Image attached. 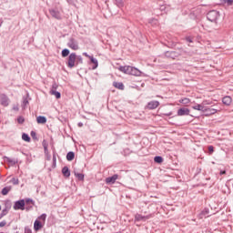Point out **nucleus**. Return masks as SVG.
I'll return each instance as SVG.
<instances>
[{
    "mask_svg": "<svg viewBox=\"0 0 233 233\" xmlns=\"http://www.w3.org/2000/svg\"><path fill=\"white\" fill-rule=\"evenodd\" d=\"M37 135L35 134V131H31V137H33V139H37Z\"/></svg>",
    "mask_w": 233,
    "mask_h": 233,
    "instance_id": "37998d69",
    "label": "nucleus"
},
{
    "mask_svg": "<svg viewBox=\"0 0 233 233\" xmlns=\"http://www.w3.org/2000/svg\"><path fill=\"white\" fill-rule=\"evenodd\" d=\"M41 228H43V224H41L39 220H35L34 223V229L37 231V230H41Z\"/></svg>",
    "mask_w": 233,
    "mask_h": 233,
    "instance_id": "aec40b11",
    "label": "nucleus"
},
{
    "mask_svg": "<svg viewBox=\"0 0 233 233\" xmlns=\"http://www.w3.org/2000/svg\"><path fill=\"white\" fill-rule=\"evenodd\" d=\"M155 163H162L163 162V157L157 156L154 157Z\"/></svg>",
    "mask_w": 233,
    "mask_h": 233,
    "instance_id": "2f4dec72",
    "label": "nucleus"
},
{
    "mask_svg": "<svg viewBox=\"0 0 233 233\" xmlns=\"http://www.w3.org/2000/svg\"><path fill=\"white\" fill-rule=\"evenodd\" d=\"M165 56L168 58V59H177V56H179V53L176 52V51H167L165 53Z\"/></svg>",
    "mask_w": 233,
    "mask_h": 233,
    "instance_id": "9d476101",
    "label": "nucleus"
},
{
    "mask_svg": "<svg viewBox=\"0 0 233 233\" xmlns=\"http://www.w3.org/2000/svg\"><path fill=\"white\" fill-rule=\"evenodd\" d=\"M57 158L56 157V151L53 152V167H56Z\"/></svg>",
    "mask_w": 233,
    "mask_h": 233,
    "instance_id": "e433bc0d",
    "label": "nucleus"
},
{
    "mask_svg": "<svg viewBox=\"0 0 233 233\" xmlns=\"http://www.w3.org/2000/svg\"><path fill=\"white\" fill-rule=\"evenodd\" d=\"M26 105H28V98H24L22 103V107L26 108Z\"/></svg>",
    "mask_w": 233,
    "mask_h": 233,
    "instance_id": "72a5a7b5",
    "label": "nucleus"
},
{
    "mask_svg": "<svg viewBox=\"0 0 233 233\" xmlns=\"http://www.w3.org/2000/svg\"><path fill=\"white\" fill-rule=\"evenodd\" d=\"M160 10H162V11H165V10H167V6H165V5H162V6L160 7Z\"/></svg>",
    "mask_w": 233,
    "mask_h": 233,
    "instance_id": "603ef678",
    "label": "nucleus"
},
{
    "mask_svg": "<svg viewBox=\"0 0 233 233\" xmlns=\"http://www.w3.org/2000/svg\"><path fill=\"white\" fill-rule=\"evenodd\" d=\"M22 139L23 141H26L27 143H30V136H28V134L26 133H23Z\"/></svg>",
    "mask_w": 233,
    "mask_h": 233,
    "instance_id": "7c9ffc66",
    "label": "nucleus"
},
{
    "mask_svg": "<svg viewBox=\"0 0 233 233\" xmlns=\"http://www.w3.org/2000/svg\"><path fill=\"white\" fill-rule=\"evenodd\" d=\"M25 199L17 200L15 202L13 208L14 210H25Z\"/></svg>",
    "mask_w": 233,
    "mask_h": 233,
    "instance_id": "39448f33",
    "label": "nucleus"
},
{
    "mask_svg": "<svg viewBox=\"0 0 233 233\" xmlns=\"http://www.w3.org/2000/svg\"><path fill=\"white\" fill-rule=\"evenodd\" d=\"M192 108L193 110H198L199 112H204V110H207V106L201 104H197L196 106H193Z\"/></svg>",
    "mask_w": 233,
    "mask_h": 233,
    "instance_id": "dca6fc26",
    "label": "nucleus"
},
{
    "mask_svg": "<svg viewBox=\"0 0 233 233\" xmlns=\"http://www.w3.org/2000/svg\"><path fill=\"white\" fill-rule=\"evenodd\" d=\"M17 123H19V125H23V123H25V117L18 116L17 117Z\"/></svg>",
    "mask_w": 233,
    "mask_h": 233,
    "instance_id": "c9c22d12",
    "label": "nucleus"
},
{
    "mask_svg": "<svg viewBox=\"0 0 233 233\" xmlns=\"http://www.w3.org/2000/svg\"><path fill=\"white\" fill-rule=\"evenodd\" d=\"M225 3L228 5V6H232L233 0H225Z\"/></svg>",
    "mask_w": 233,
    "mask_h": 233,
    "instance_id": "a19ab883",
    "label": "nucleus"
},
{
    "mask_svg": "<svg viewBox=\"0 0 233 233\" xmlns=\"http://www.w3.org/2000/svg\"><path fill=\"white\" fill-rule=\"evenodd\" d=\"M50 94H52V96H55L56 99H61V93L59 91L51 89Z\"/></svg>",
    "mask_w": 233,
    "mask_h": 233,
    "instance_id": "393cba45",
    "label": "nucleus"
},
{
    "mask_svg": "<svg viewBox=\"0 0 233 233\" xmlns=\"http://www.w3.org/2000/svg\"><path fill=\"white\" fill-rule=\"evenodd\" d=\"M186 41H187V43H192V38L187 37V38H186Z\"/></svg>",
    "mask_w": 233,
    "mask_h": 233,
    "instance_id": "3c124183",
    "label": "nucleus"
},
{
    "mask_svg": "<svg viewBox=\"0 0 233 233\" xmlns=\"http://www.w3.org/2000/svg\"><path fill=\"white\" fill-rule=\"evenodd\" d=\"M208 152L210 153V154H212L213 152H214V147L213 146H208Z\"/></svg>",
    "mask_w": 233,
    "mask_h": 233,
    "instance_id": "a18cd8bd",
    "label": "nucleus"
},
{
    "mask_svg": "<svg viewBox=\"0 0 233 233\" xmlns=\"http://www.w3.org/2000/svg\"><path fill=\"white\" fill-rule=\"evenodd\" d=\"M25 233H32V229L25 228Z\"/></svg>",
    "mask_w": 233,
    "mask_h": 233,
    "instance_id": "8fccbe9b",
    "label": "nucleus"
},
{
    "mask_svg": "<svg viewBox=\"0 0 233 233\" xmlns=\"http://www.w3.org/2000/svg\"><path fill=\"white\" fill-rule=\"evenodd\" d=\"M204 112L212 116V114H216V112H218V109L206 107V110H204Z\"/></svg>",
    "mask_w": 233,
    "mask_h": 233,
    "instance_id": "a878e982",
    "label": "nucleus"
},
{
    "mask_svg": "<svg viewBox=\"0 0 233 233\" xmlns=\"http://www.w3.org/2000/svg\"><path fill=\"white\" fill-rule=\"evenodd\" d=\"M45 154H46V157L47 161H50V159H52L50 153H48V151H47V153H45Z\"/></svg>",
    "mask_w": 233,
    "mask_h": 233,
    "instance_id": "c03bdc74",
    "label": "nucleus"
},
{
    "mask_svg": "<svg viewBox=\"0 0 233 233\" xmlns=\"http://www.w3.org/2000/svg\"><path fill=\"white\" fill-rule=\"evenodd\" d=\"M78 127H83V122H79V123H78Z\"/></svg>",
    "mask_w": 233,
    "mask_h": 233,
    "instance_id": "4d7b16f0",
    "label": "nucleus"
},
{
    "mask_svg": "<svg viewBox=\"0 0 233 233\" xmlns=\"http://www.w3.org/2000/svg\"><path fill=\"white\" fill-rule=\"evenodd\" d=\"M36 121L40 125H45V123H46V116H37Z\"/></svg>",
    "mask_w": 233,
    "mask_h": 233,
    "instance_id": "4be33fe9",
    "label": "nucleus"
},
{
    "mask_svg": "<svg viewBox=\"0 0 233 233\" xmlns=\"http://www.w3.org/2000/svg\"><path fill=\"white\" fill-rule=\"evenodd\" d=\"M43 147L45 154H48V144L43 142Z\"/></svg>",
    "mask_w": 233,
    "mask_h": 233,
    "instance_id": "f704fd0d",
    "label": "nucleus"
},
{
    "mask_svg": "<svg viewBox=\"0 0 233 233\" xmlns=\"http://www.w3.org/2000/svg\"><path fill=\"white\" fill-rule=\"evenodd\" d=\"M152 218V214L143 216L141 214H136L135 215V221H147V219H150Z\"/></svg>",
    "mask_w": 233,
    "mask_h": 233,
    "instance_id": "0eeeda50",
    "label": "nucleus"
},
{
    "mask_svg": "<svg viewBox=\"0 0 233 233\" xmlns=\"http://www.w3.org/2000/svg\"><path fill=\"white\" fill-rule=\"evenodd\" d=\"M177 116H190V109L187 108V107H181L177 110Z\"/></svg>",
    "mask_w": 233,
    "mask_h": 233,
    "instance_id": "f8f14e48",
    "label": "nucleus"
},
{
    "mask_svg": "<svg viewBox=\"0 0 233 233\" xmlns=\"http://www.w3.org/2000/svg\"><path fill=\"white\" fill-rule=\"evenodd\" d=\"M148 24L151 25V26H157L159 25V21L156 18H150L148 20Z\"/></svg>",
    "mask_w": 233,
    "mask_h": 233,
    "instance_id": "5701e85b",
    "label": "nucleus"
},
{
    "mask_svg": "<svg viewBox=\"0 0 233 233\" xmlns=\"http://www.w3.org/2000/svg\"><path fill=\"white\" fill-rule=\"evenodd\" d=\"M179 103H181L182 105H188L190 103V98H187V97L181 98L179 100Z\"/></svg>",
    "mask_w": 233,
    "mask_h": 233,
    "instance_id": "c756f323",
    "label": "nucleus"
},
{
    "mask_svg": "<svg viewBox=\"0 0 233 233\" xmlns=\"http://www.w3.org/2000/svg\"><path fill=\"white\" fill-rule=\"evenodd\" d=\"M89 59L91 61V63H93V70H96V68H97V66H99V62H97V60L93 57V56H89Z\"/></svg>",
    "mask_w": 233,
    "mask_h": 233,
    "instance_id": "412c9836",
    "label": "nucleus"
},
{
    "mask_svg": "<svg viewBox=\"0 0 233 233\" xmlns=\"http://www.w3.org/2000/svg\"><path fill=\"white\" fill-rule=\"evenodd\" d=\"M222 103L227 106H230L232 105V97L226 96L222 98Z\"/></svg>",
    "mask_w": 233,
    "mask_h": 233,
    "instance_id": "4468645a",
    "label": "nucleus"
},
{
    "mask_svg": "<svg viewBox=\"0 0 233 233\" xmlns=\"http://www.w3.org/2000/svg\"><path fill=\"white\" fill-rule=\"evenodd\" d=\"M13 109H14V110H19V107L15 106V107H13Z\"/></svg>",
    "mask_w": 233,
    "mask_h": 233,
    "instance_id": "13d9d810",
    "label": "nucleus"
},
{
    "mask_svg": "<svg viewBox=\"0 0 233 233\" xmlns=\"http://www.w3.org/2000/svg\"><path fill=\"white\" fill-rule=\"evenodd\" d=\"M118 177H119V175H117V174H115L112 177H108L106 178V183L107 185H114V183H116V181H117Z\"/></svg>",
    "mask_w": 233,
    "mask_h": 233,
    "instance_id": "1a4fd4ad",
    "label": "nucleus"
},
{
    "mask_svg": "<svg viewBox=\"0 0 233 233\" xmlns=\"http://www.w3.org/2000/svg\"><path fill=\"white\" fill-rule=\"evenodd\" d=\"M113 86H115V88H118V90H125V85L121 82H114Z\"/></svg>",
    "mask_w": 233,
    "mask_h": 233,
    "instance_id": "a211bd4d",
    "label": "nucleus"
},
{
    "mask_svg": "<svg viewBox=\"0 0 233 233\" xmlns=\"http://www.w3.org/2000/svg\"><path fill=\"white\" fill-rule=\"evenodd\" d=\"M5 161H6L7 163H9V165H12L14 167V165H17V159L15 158H10L8 157H4Z\"/></svg>",
    "mask_w": 233,
    "mask_h": 233,
    "instance_id": "f3484780",
    "label": "nucleus"
},
{
    "mask_svg": "<svg viewBox=\"0 0 233 233\" xmlns=\"http://www.w3.org/2000/svg\"><path fill=\"white\" fill-rule=\"evenodd\" d=\"M3 23H4L3 18H0V28L1 26H3Z\"/></svg>",
    "mask_w": 233,
    "mask_h": 233,
    "instance_id": "5fc2aeb1",
    "label": "nucleus"
},
{
    "mask_svg": "<svg viewBox=\"0 0 233 233\" xmlns=\"http://www.w3.org/2000/svg\"><path fill=\"white\" fill-rule=\"evenodd\" d=\"M5 216H6V209L2 210L0 214V219H2V218H5Z\"/></svg>",
    "mask_w": 233,
    "mask_h": 233,
    "instance_id": "ea45409f",
    "label": "nucleus"
},
{
    "mask_svg": "<svg viewBox=\"0 0 233 233\" xmlns=\"http://www.w3.org/2000/svg\"><path fill=\"white\" fill-rule=\"evenodd\" d=\"M219 16H220L219 12L217 10H211L207 15V18L211 23H217L218 20L219 19Z\"/></svg>",
    "mask_w": 233,
    "mask_h": 233,
    "instance_id": "f03ea898",
    "label": "nucleus"
},
{
    "mask_svg": "<svg viewBox=\"0 0 233 233\" xmlns=\"http://www.w3.org/2000/svg\"><path fill=\"white\" fill-rule=\"evenodd\" d=\"M115 5H116L118 8H123V6H125L123 0H115Z\"/></svg>",
    "mask_w": 233,
    "mask_h": 233,
    "instance_id": "bb28decb",
    "label": "nucleus"
},
{
    "mask_svg": "<svg viewBox=\"0 0 233 233\" xmlns=\"http://www.w3.org/2000/svg\"><path fill=\"white\" fill-rule=\"evenodd\" d=\"M70 56V50L65 48L62 50V57H68Z\"/></svg>",
    "mask_w": 233,
    "mask_h": 233,
    "instance_id": "c85d7f7f",
    "label": "nucleus"
},
{
    "mask_svg": "<svg viewBox=\"0 0 233 233\" xmlns=\"http://www.w3.org/2000/svg\"><path fill=\"white\" fill-rule=\"evenodd\" d=\"M83 56H85V57H88V59H90V57H92V56L88 55V53H86V52L83 53Z\"/></svg>",
    "mask_w": 233,
    "mask_h": 233,
    "instance_id": "de8ad7c7",
    "label": "nucleus"
},
{
    "mask_svg": "<svg viewBox=\"0 0 233 233\" xmlns=\"http://www.w3.org/2000/svg\"><path fill=\"white\" fill-rule=\"evenodd\" d=\"M11 183H13V185H19V179L13 177Z\"/></svg>",
    "mask_w": 233,
    "mask_h": 233,
    "instance_id": "58836bf2",
    "label": "nucleus"
},
{
    "mask_svg": "<svg viewBox=\"0 0 233 233\" xmlns=\"http://www.w3.org/2000/svg\"><path fill=\"white\" fill-rule=\"evenodd\" d=\"M76 177L79 179V181H83L85 179V175L82 173L76 174Z\"/></svg>",
    "mask_w": 233,
    "mask_h": 233,
    "instance_id": "473e14b6",
    "label": "nucleus"
},
{
    "mask_svg": "<svg viewBox=\"0 0 233 233\" xmlns=\"http://www.w3.org/2000/svg\"><path fill=\"white\" fill-rule=\"evenodd\" d=\"M210 210L208 208H204L199 214V219H203V218H208Z\"/></svg>",
    "mask_w": 233,
    "mask_h": 233,
    "instance_id": "2eb2a0df",
    "label": "nucleus"
},
{
    "mask_svg": "<svg viewBox=\"0 0 233 233\" xmlns=\"http://www.w3.org/2000/svg\"><path fill=\"white\" fill-rule=\"evenodd\" d=\"M39 219H41L42 221H46V214H42L40 217H39Z\"/></svg>",
    "mask_w": 233,
    "mask_h": 233,
    "instance_id": "79ce46f5",
    "label": "nucleus"
},
{
    "mask_svg": "<svg viewBox=\"0 0 233 233\" xmlns=\"http://www.w3.org/2000/svg\"><path fill=\"white\" fill-rule=\"evenodd\" d=\"M0 210H1V206H0Z\"/></svg>",
    "mask_w": 233,
    "mask_h": 233,
    "instance_id": "bf43d9fd",
    "label": "nucleus"
},
{
    "mask_svg": "<svg viewBox=\"0 0 233 233\" xmlns=\"http://www.w3.org/2000/svg\"><path fill=\"white\" fill-rule=\"evenodd\" d=\"M120 72L124 74H127L128 76H135L136 77H141L143 76V72L137 69V67L131 66H124L119 67Z\"/></svg>",
    "mask_w": 233,
    "mask_h": 233,
    "instance_id": "f257e3e1",
    "label": "nucleus"
},
{
    "mask_svg": "<svg viewBox=\"0 0 233 233\" xmlns=\"http://www.w3.org/2000/svg\"><path fill=\"white\" fill-rule=\"evenodd\" d=\"M10 190H12V187H4V188L2 189L1 194H2L3 196H6V195L8 194V192H10Z\"/></svg>",
    "mask_w": 233,
    "mask_h": 233,
    "instance_id": "cd10ccee",
    "label": "nucleus"
},
{
    "mask_svg": "<svg viewBox=\"0 0 233 233\" xmlns=\"http://www.w3.org/2000/svg\"><path fill=\"white\" fill-rule=\"evenodd\" d=\"M76 66L79 65V63H83V57L81 56H76Z\"/></svg>",
    "mask_w": 233,
    "mask_h": 233,
    "instance_id": "4c0bfd02",
    "label": "nucleus"
},
{
    "mask_svg": "<svg viewBox=\"0 0 233 233\" xmlns=\"http://www.w3.org/2000/svg\"><path fill=\"white\" fill-rule=\"evenodd\" d=\"M25 203L26 205L25 210H32L34 208V205H35V201L32 198H25Z\"/></svg>",
    "mask_w": 233,
    "mask_h": 233,
    "instance_id": "6e6552de",
    "label": "nucleus"
},
{
    "mask_svg": "<svg viewBox=\"0 0 233 233\" xmlns=\"http://www.w3.org/2000/svg\"><path fill=\"white\" fill-rule=\"evenodd\" d=\"M225 174H227V171H225V170L220 171V176H223V175H225Z\"/></svg>",
    "mask_w": 233,
    "mask_h": 233,
    "instance_id": "6e6d98bb",
    "label": "nucleus"
},
{
    "mask_svg": "<svg viewBox=\"0 0 233 233\" xmlns=\"http://www.w3.org/2000/svg\"><path fill=\"white\" fill-rule=\"evenodd\" d=\"M67 46L71 48V50H79V43L73 37L69 38Z\"/></svg>",
    "mask_w": 233,
    "mask_h": 233,
    "instance_id": "20e7f679",
    "label": "nucleus"
},
{
    "mask_svg": "<svg viewBox=\"0 0 233 233\" xmlns=\"http://www.w3.org/2000/svg\"><path fill=\"white\" fill-rule=\"evenodd\" d=\"M74 157H76V154L72 151H69L67 154H66V159L67 161H74Z\"/></svg>",
    "mask_w": 233,
    "mask_h": 233,
    "instance_id": "b1692460",
    "label": "nucleus"
},
{
    "mask_svg": "<svg viewBox=\"0 0 233 233\" xmlns=\"http://www.w3.org/2000/svg\"><path fill=\"white\" fill-rule=\"evenodd\" d=\"M49 13L55 19H61V13L59 11L56 9H50Z\"/></svg>",
    "mask_w": 233,
    "mask_h": 233,
    "instance_id": "ddd939ff",
    "label": "nucleus"
},
{
    "mask_svg": "<svg viewBox=\"0 0 233 233\" xmlns=\"http://www.w3.org/2000/svg\"><path fill=\"white\" fill-rule=\"evenodd\" d=\"M77 55L76 53H71L67 58V68H74L76 66Z\"/></svg>",
    "mask_w": 233,
    "mask_h": 233,
    "instance_id": "7ed1b4c3",
    "label": "nucleus"
},
{
    "mask_svg": "<svg viewBox=\"0 0 233 233\" xmlns=\"http://www.w3.org/2000/svg\"><path fill=\"white\" fill-rule=\"evenodd\" d=\"M62 174L63 176H65V177H70V169L68 168V167H64L62 168Z\"/></svg>",
    "mask_w": 233,
    "mask_h": 233,
    "instance_id": "6ab92c4d",
    "label": "nucleus"
},
{
    "mask_svg": "<svg viewBox=\"0 0 233 233\" xmlns=\"http://www.w3.org/2000/svg\"><path fill=\"white\" fill-rule=\"evenodd\" d=\"M0 104L2 106H8L10 105V98L5 94L0 95Z\"/></svg>",
    "mask_w": 233,
    "mask_h": 233,
    "instance_id": "423d86ee",
    "label": "nucleus"
},
{
    "mask_svg": "<svg viewBox=\"0 0 233 233\" xmlns=\"http://www.w3.org/2000/svg\"><path fill=\"white\" fill-rule=\"evenodd\" d=\"M52 90H57V84L54 83L52 85Z\"/></svg>",
    "mask_w": 233,
    "mask_h": 233,
    "instance_id": "49530a36",
    "label": "nucleus"
},
{
    "mask_svg": "<svg viewBox=\"0 0 233 233\" xmlns=\"http://www.w3.org/2000/svg\"><path fill=\"white\" fill-rule=\"evenodd\" d=\"M159 106V101L153 100L147 103V108L148 110H156Z\"/></svg>",
    "mask_w": 233,
    "mask_h": 233,
    "instance_id": "9b49d317",
    "label": "nucleus"
},
{
    "mask_svg": "<svg viewBox=\"0 0 233 233\" xmlns=\"http://www.w3.org/2000/svg\"><path fill=\"white\" fill-rule=\"evenodd\" d=\"M164 116H167L168 117V116H172V112L166 113V114H164Z\"/></svg>",
    "mask_w": 233,
    "mask_h": 233,
    "instance_id": "864d4df0",
    "label": "nucleus"
},
{
    "mask_svg": "<svg viewBox=\"0 0 233 233\" xmlns=\"http://www.w3.org/2000/svg\"><path fill=\"white\" fill-rule=\"evenodd\" d=\"M5 225H6V221L4 220L0 222V228L5 227Z\"/></svg>",
    "mask_w": 233,
    "mask_h": 233,
    "instance_id": "09e8293b",
    "label": "nucleus"
}]
</instances>
